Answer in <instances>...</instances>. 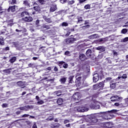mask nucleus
<instances>
[{
  "label": "nucleus",
  "mask_w": 128,
  "mask_h": 128,
  "mask_svg": "<svg viewBox=\"0 0 128 128\" xmlns=\"http://www.w3.org/2000/svg\"><path fill=\"white\" fill-rule=\"evenodd\" d=\"M111 102H120L122 98L118 97V96H112L110 98Z\"/></svg>",
  "instance_id": "0eeeda50"
},
{
  "label": "nucleus",
  "mask_w": 128,
  "mask_h": 128,
  "mask_svg": "<svg viewBox=\"0 0 128 128\" xmlns=\"http://www.w3.org/2000/svg\"><path fill=\"white\" fill-rule=\"evenodd\" d=\"M94 90H98L100 88H104V82H100L98 84L93 86Z\"/></svg>",
  "instance_id": "6e6552de"
},
{
  "label": "nucleus",
  "mask_w": 128,
  "mask_h": 128,
  "mask_svg": "<svg viewBox=\"0 0 128 128\" xmlns=\"http://www.w3.org/2000/svg\"><path fill=\"white\" fill-rule=\"evenodd\" d=\"M34 9L36 12H38L40 10V6H34Z\"/></svg>",
  "instance_id": "a19ab883"
},
{
  "label": "nucleus",
  "mask_w": 128,
  "mask_h": 128,
  "mask_svg": "<svg viewBox=\"0 0 128 128\" xmlns=\"http://www.w3.org/2000/svg\"><path fill=\"white\" fill-rule=\"evenodd\" d=\"M44 100H41L40 101L38 102L37 104H44Z\"/></svg>",
  "instance_id": "3c124183"
},
{
  "label": "nucleus",
  "mask_w": 128,
  "mask_h": 128,
  "mask_svg": "<svg viewBox=\"0 0 128 128\" xmlns=\"http://www.w3.org/2000/svg\"><path fill=\"white\" fill-rule=\"evenodd\" d=\"M26 124H28V126H30V124H32V122H30V120L26 121Z\"/></svg>",
  "instance_id": "5fc2aeb1"
},
{
  "label": "nucleus",
  "mask_w": 128,
  "mask_h": 128,
  "mask_svg": "<svg viewBox=\"0 0 128 128\" xmlns=\"http://www.w3.org/2000/svg\"><path fill=\"white\" fill-rule=\"evenodd\" d=\"M16 56H13L9 60L11 64H14V62H16Z\"/></svg>",
  "instance_id": "cd10ccee"
},
{
  "label": "nucleus",
  "mask_w": 128,
  "mask_h": 128,
  "mask_svg": "<svg viewBox=\"0 0 128 128\" xmlns=\"http://www.w3.org/2000/svg\"><path fill=\"white\" fill-rule=\"evenodd\" d=\"M58 8H56V5H55L50 8V12H56Z\"/></svg>",
  "instance_id": "5701e85b"
},
{
  "label": "nucleus",
  "mask_w": 128,
  "mask_h": 128,
  "mask_svg": "<svg viewBox=\"0 0 128 128\" xmlns=\"http://www.w3.org/2000/svg\"><path fill=\"white\" fill-rule=\"evenodd\" d=\"M116 83H112V84H110V87L111 88H116Z\"/></svg>",
  "instance_id": "c9c22d12"
},
{
  "label": "nucleus",
  "mask_w": 128,
  "mask_h": 128,
  "mask_svg": "<svg viewBox=\"0 0 128 128\" xmlns=\"http://www.w3.org/2000/svg\"><path fill=\"white\" fill-rule=\"evenodd\" d=\"M104 128H114V124L112 123V122H105L104 124Z\"/></svg>",
  "instance_id": "1a4fd4ad"
},
{
  "label": "nucleus",
  "mask_w": 128,
  "mask_h": 128,
  "mask_svg": "<svg viewBox=\"0 0 128 128\" xmlns=\"http://www.w3.org/2000/svg\"><path fill=\"white\" fill-rule=\"evenodd\" d=\"M44 28H46L47 30H50V26L48 25H44L43 26Z\"/></svg>",
  "instance_id": "a18cd8bd"
},
{
  "label": "nucleus",
  "mask_w": 128,
  "mask_h": 128,
  "mask_svg": "<svg viewBox=\"0 0 128 128\" xmlns=\"http://www.w3.org/2000/svg\"><path fill=\"white\" fill-rule=\"evenodd\" d=\"M82 80V76H80L76 78V84L77 86H80V81Z\"/></svg>",
  "instance_id": "9b49d317"
},
{
  "label": "nucleus",
  "mask_w": 128,
  "mask_h": 128,
  "mask_svg": "<svg viewBox=\"0 0 128 128\" xmlns=\"http://www.w3.org/2000/svg\"><path fill=\"white\" fill-rule=\"evenodd\" d=\"M54 94H56L58 96H60L62 94V91L61 90H58L54 92Z\"/></svg>",
  "instance_id": "72a5a7b5"
},
{
  "label": "nucleus",
  "mask_w": 128,
  "mask_h": 128,
  "mask_svg": "<svg viewBox=\"0 0 128 128\" xmlns=\"http://www.w3.org/2000/svg\"><path fill=\"white\" fill-rule=\"evenodd\" d=\"M74 76H70L68 78V83L69 84H72L74 82Z\"/></svg>",
  "instance_id": "412c9836"
},
{
  "label": "nucleus",
  "mask_w": 128,
  "mask_h": 128,
  "mask_svg": "<svg viewBox=\"0 0 128 128\" xmlns=\"http://www.w3.org/2000/svg\"><path fill=\"white\" fill-rule=\"evenodd\" d=\"M62 64H63V68H68V64H64V61H61L59 62L58 63L59 66H62Z\"/></svg>",
  "instance_id": "ddd939ff"
},
{
  "label": "nucleus",
  "mask_w": 128,
  "mask_h": 128,
  "mask_svg": "<svg viewBox=\"0 0 128 128\" xmlns=\"http://www.w3.org/2000/svg\"><path fill=\"white\" fill-rule=\"evenodd\" d=\"M73 98L75 102H78V100H80V95L78 94V92H76L74 94Z\"/></svg>",
  "instance_id": "9d476101"
},
{
  "label": "nucleus",
  "mask_w": 128,
  "mask_h": 128,
  "mask_svg": "<svg viewBox=\"0 0 128 128\" xmlns=\"http://www.w3.org/2000/svg\"><path fill=\"white\" fill-rule=\"evenodd\" d=\"M122 34H126L128 32V30L126 28H124L121 31Z\"/></svg>",
  "instance_id": "e433bc0d"
},
{
  "label": "nucleus",
  "mask_w": 128,
  "mask_h": 128,
  "mask_svg": "<svg viewBox=\"0 0 128 128\" xmlns=\"http://www.w3.org/2000/svg\"><path fill=\"white\" fill-rule=\"evenodd\" d=\"M88 104H87L84 106H79L77 107V110L79 112H88Z\"/></svg>",
  "instance_id": "7ed1b4c3"
},
{
  "label": "nucleus",
  "mask_w": 128,
  "mask_h": 128,
  "mask_svg": "<svg viewBox=\"0 0 128 128\" xmlns=\"http://www.w3.org/2000/svg\"><path fill=\"white\" fill-rule=\"evenodd\" d=\"M30 116V114H24L22 116V118H28Z\"/></svg>",
  "instance_id": "864d4df0"
},
{
  "label": "nucleus",
  "mask_w": 128,
  "mask_h": 128,
  "mask_svg": "<svg viewBox=\"0 0 128 128\" xmlns=\"http://www.w3.org/2000/svg\"><path fill=\"white\" fill-rule=\"evenodd\" d=\"M16 84L18 86L22 87L21 88H24L26 86H24V83L22 81H19L16 82Z\"/></svg>",
  "instance_id": "2eb2a0df"
},
{
  "label": "nucleus",
  "mask_w": 128,
  "mask_h": 128,
  "mask_svg": "<svg viewBox=\"0 0 128 128\" xmlns=\"http://www.w3.org/2000/svg\"><path fill=\"white\" fill-rule=\"evenodd\" d=\"M18 110H24V106L20 107L18 108Z\"/></svg>",
  "instance_id": "13d9d810"
},
{
  "label": "nucleus",
  "mask_w": 128,
  "mask_h": 128,
  "mask_svg": "<svg viewBox=\"0 0 128 128\" xmlns=\"http://www.w3.org/2000/svg\"><path fill=\"white\" fill-rule=\"evenodd\" d=\"M90 24V22L88 20H85L84 21V24L86 25V24Z\"/></svg>",
  "instance_id": "774afa93"
},
{
  "label": "nucleus",
  "mask_w": 128,
  "mask_h": 128,
  "mask_svg": "<svg viewBox=\"0 0 128 128\" xmlns=\"http://www.w3.org/2000/svg\"><path fill=\"white\" fill-rule=\"evenodd\" d=\"M4 38L2 37L0 38V46H4Z\"/></svg>",
  "instance_id": "bb28decb"
},
{
  "label": "nucleus",
  "mask_w": 128,
  "mask_h": 128,
  "mask_svg": "<svg viewBox=\"0 0 128 128\" xmlns=\"http://www.w3.org/2000/svg\"><path fill=\"white\" fill-rule=\"evenodd\" d=\"M66 0H60L61 4H66Z\"/></svg>",
  "instance_id": "bf43d9fd"
},
{
  "label": "nucleus",
  "mask_w": 128,
  "mask_h": 128,
  "mask_svg": "<svg viewBox=\"0 0 128 128\" xmlns=\"http://www.w3.org/2000/svg\"><path fill=\"white\" fill-rule=\"evenodd\" d=\"M2 106L3 108H8V104L6 103H4L2 104Z\"/></svg>",
  "instance_id": "ea45409f"
},
{
  "label": "nucleus",
  "mask_w": 128,
  "mask_h": 128,
  "mask_svg": "<svg viewBox=\"0 0 128 128\" xmlns=\"http://www.w3.org/2000/svg\"><path fill=\"white\" fill-rule=\"evenodd\" d=\"M100 78H102V76H104V71L103 70H100V72L98 73H96L94 74L93 77V82H96L100 80Z\"/></svg>",
  "instance_id": "f03ea898"
},
{
  "label": "nucleus",
  "mask_w": 128,
  "mask_h": 128,
  "mask_svg": "<svg viewBox=\"0 0 128 128\" xmlns=\"http://www.w3.org/2000/svg\"><path fill=\"white\" fill-rule=\"evenodd\" d=\"M60 124H53L51 126V128H58L60 126Z\"/></svg>",
  "instance_id": "473e14b6"
},
{
  "label": "nucleus",
  "mask_w": 128,
  "mask_h": 128,
  "mask_svg": "<svg viewBox=\"0 0 128 128\" xmlns=\"http://www.w3.org/2000/svg\"><path fill=\"white\" fill-rule=\"evenodd\" d=\"M56 102L58 106H60L62 104V103L64 102V100L62 98H59L57 100Z\"/></svg>",
  "instance_id": "aec40b11"
},
{
  "label": "nucleus",
  "mask_w": 128,
  "mask_h": 128,
  "mask_svg": "<svg viewBox=\"0 0 128 128\" xmlns=\"http://www.w3.org/2000/svg\"><path fill=\"white\" fill-rule=\"evenodd\" d=\"M96 36L98 34H94L88 36V38L90 40H94V38H96Z\"/></svg>",
  "instance_id": "2f4dec72"
},
{
  "label": "nucleus",
  "mask_w": 128,
  "mask_h": 128,
  "mask_svg": "<svg viewBox=\"0 0 128 128\" xmlns=\"http://www.w3.org/2000/svg\"><path fill=\"white\" fill-rule=\"evenodd\" d=\"M106 120H110V118H108L107 116H103L100 117L99 118H93L92 120V122L94 124L96 122H103Z\"/></svg>",
  "instance_id": "f257e3e1"
},
{
  "label": "nucleus",
  "mask_w": 128,
  "mask_h": 128,
  "mask_svg": "<svg viewBox=\"0 0 128 128\" xmlns=\"http://www.w3.org/2000/svg\"><path fill=\"white\" fill-rule=\"evenodd\" d=\"M46 36H42L40 38V40H46Z\"/></svg>",
  "instance_id": "e2e57ef3"
},
{
  "label": "nucleus",
  "mask_w": 128,
  "mask_h": 128,
  "mask_svg": "<svg viewBox=\"0 0 128 128\" xmlns=\"http://www.w3.org/2000/svg\"><path fill=\"white\" fill-rule=\"evenodd\" d=\"M43 18L46 22H48V24L52 22V19H50V18H48L46 16H44Z\"/></svg>",
  "instance_id": "a211bd4d"
},
{
  "label": "nucleus",
  "mask_w": 128,
  "mask_h": 128,
  "mask_svg": "<svg viewBox=\"0 0 128 128\" xmlns=\"http://www.w3.org/2000/svg\"><path fill=\"white\" fill-rule=\"evenodd\" d=\"M12 46L14 48H16V50H18V48H20V44L18 42H13Z\"/></svg>",
  "instance_id": "4be33fe9"
},
{
  "label": "nucleus",
  "mask_w": 128,
  "mask_h": 128,
  "mask_svg": "<svg viewBox=\"0 0 128 128\" xmlns=\"http://www.w3.org/2000/svg\"><path fill=\"white\" fill-rule=\"evenodd\" d=\"M118 112V110H112L105 112H101L100 114H104V116H108V118H110L109 116L110 115L108 114H116Z\"/></svg>",
  "instance_id": "39448f33"
},
{
  "label": "nucleus",
  "mask_w": 128,
  "mask_h": 128,
  "mask_svg": "<svg viewBox=\"0 0 128 128\" xmlns=\"http://www.w3.org/2000/svg\"><path fill=\"white\" fill-rule=\"evenodd\" d=\"M114 106H115L120 107V106H122V104H120L118 102H116V103H114Z\"/></svg>",
  "instance_id": "4c0bfd02"
},
{
  "label": "nucleus",
  "mask_w": 128,
  "mask_h": 128,
  "mask_svg": "<svg viewBox=\"0 0 128 128\" xmlns=\"http://www.w3.org/2000/svg\"><path fill=\"white\" fill-rule=\"evenodd\" d=\"M62 26H68V24L66 22H63L62 24Z\"/></svg>",
  "instance_id": "c03bdc74"
},
{
  "label": "nucleus",
  "mask_w": 128,
  "mask_h": 128,
  "mask_svg": "<svg viewBox=\"0 0 128 128\" xmlns=\"http://www.w3.org/2000/svg\"><path fill=\"white\" fill-rule=\"evenodd\" d=\"M82 48H84V45L82 44H80L78 46V50H82Z\"/></svg>",
  "instance_id": "603ef678"
},
{
  "label": "nucleus",
  "mask_w": 128,
  "mask_h": 128,
  "mask_svg": "<svg viewBox=\"0 0 128 128\" xmlns=\"http://www.w3.org/2000/svg\"><path fill=\"white\" fill-rule=\"evenodd\" d=\"M32 128H38V126H36V123L33 124Z\"/></svg>",
  "instance_id": "69168bd1"
},
{
  "label": "nucleus",
  "mask_w": 128,
  "mask_h": 128,
  "mask_svg": "<svg viewBox=\"0 0 128 128\" xmlns=\"http://www.w3.org/2000/svg\"><path fill=\"white\" fill-rule=\"evenodd\" d=\"M28 12H24L21 13V18H24V16H28Z\"/></svg>",
  "instance_id": "f704fd0d"
},
{
  "label": "nucleus",
  "mask_w": 128,
  "mask_h": 128,
  "mask_svg": "<svg viewBox=\"0 0 128 128\" xmlns=\"http://www.w3.org/2000/svg\"><path fill=\"white\" fill-rule=\"evenodd\" d=\"M122 42H128V37L124 38Z\"/></svg>",
  "instance_id": "49530a36"
},
{
  "label": "nucleus",
  "mask_w": 128,
  "mask_h": 128,
  "mask_svg": "<svg viewBox=\"0 0 128 128\" xmlns=\"http://www.w3.org/2000/svg\"><path fill=\"white\" fill-rule=\"evenodd\" d=\"M84 8H85V10H90V4H86L84 6Z\"/></svg>",
  "instance_id": "58836bf2"
},
{
  "label": "nucleus",
  "mask_w": 128,
  "mask_h": 128,
  "mask_svg": "<svg viewBox=\"0 0 128 128\" xmlns=\"http://www.w3.org/2000/svg\"><path fill=\"white\" fill-rule=\"evenodd\" d=\"M97 50H100V52H105L106 51V48L104 46H100L96 48Z\"/></svg>",
  "instance_id": "f3484780"
},
{
  "label": "nucleus",
  "mask_w": 128,
  "mask_h": 128,
  "mask_svg": "<svg viewBox=\"0 0 128 128\" xmlns=\"http://www.w3.org/2000/svg\"><path fill=\"white\" fill-rule=\"evenodd\" d=\"M36 24L37 26H38V24H40V20H38L36 21Z\"/></svg>",
  "instance_id": "6e6d98bb"
},
{
  "label": "nucleus",
  "mask_w": 128,
  "mask_h": 128,
  "mask_svg": "<svg viewBox=\"0 0 128 128\" xmlns=\"http://www.w3.org/2000/svg\"><path fill=\"white\" fill-rule=\"evenodd\" d=\"M60 82L61 84H66V78H63L60 80Z\"/></svg>",
  "instance_id": "c85d7f7f"
},
{
  "label": "nucleus",
  "mask_w": 128,
  "mask_h": 128,
  "mask_svg": "<svg viewBox=\"0 0 128 128\" xmlns=\"http://www.w3.org/2000/svg\"><path fill=\"white\" fill-rule=\"evenodd\" d=\"M62 12H64V10H60V11L58 12H56V14H62Z\"/></svg>",
  "instance_id": "09e8293b"
},
{
  "label": "nucleus",
  "mask_w": 128,
  "mask_h": 128,
  "mask_svg": "<svg viewBox=\"0 0 128 128\" xmlns=\"http://www.w3.org/2000/svg\"><path fill=\"white\" fill-rule=\"evenodd\" d=\"M30 108H34V106L30 105L24 106V110H25V112H28Z\"/></svg>",
  "instance_id": "6ab92c4d"
},
{
  "label": "nucleus",
  "mask_w": 128,
  "mask_h": 128,
  "mask_svg": "<svg viewBox=\"0 0 128 128\" xmlns=\"http://www.w3.org/2000/svg\"><path fill=\"white\" fill-rule=\"evenodd\" d=\"M108 40L106 38H101L98 40V42H102V44H104V42H107Z\"/></svg>",
  "instance_id": "393cba45"
},
{
  "label": "nucleus",
  "mask_w": 128,
  "mask_h": 128,
  "mask_svg": "<svg viewBox=\"0 0 128 128\" xmlns=\"http://www.w3.org/2000/svg\"><path fill=\"white\" fill-rule=\"evenodd\" d=\"M70 54V51H66L64 52V55L65 56H68Z\"/></svg>",
  "instance_id": "0e129e2a"
},
{
  "label": "nucleus",
  "mask_w": 128,
  "mask_h": 128,
  "mask_svg": "<svg viewBox=\"0 0 128 128\" xmlns=\"http://www.w3.org/2000/svg\"><path fill=\"white\" fill-rule=\"evenodd\" d=\"M77 24H80L82 22H84L82 20V17H77Z\"/></svg>",
  "instance_id": "7c9ffc66"
},
{
  "label": "nucleus",
  "mask_w": 128,
  "mask_h": 128,
  "mask_svg": "<svg viewBox=\"0 0 128 128\" xmlns=\"http://www.w3.org/2000/svg\"><path fill=\"white\" fill-rule=\"evenodd\" d=\"M29 68H32L34 66V64L30 63L28 64Z\"/></svg>",
  "instance_id": "338daca9"
},
{
  "label": "nucleus",
  "mask_w": 128,
  "mask_h": 128,
  "mask_svg": "<svg viewBox=\"0 0 128 128\" xmlns=\"http://www.w3.org/2000/svg\"><path fill=\"white\" fill-rule=\"evenodd\" d=\"M99 102H94V104H90V106L92 110H100V106Z\"/></svg>",
  "instance_id": "20e7f679"
},
{
  "label": "nucleus",
  "mask_w": 128,
  "mask_h": 128,
  "mask_svg": "<svg viewBox=\"0 0 128 128\" xmlns=\"http://www.w3.org/2000/svg\"><path fill=\"white\" fill-rule=\"evenodd\" d=\"M74 2H75L74 0H72L68 2V4H69L70 6H72V4H74Z\"/></svg>",
  "instance_id": "37998d69"
},
{
  "label": "nucleus",
  "mask_w": 128,
  "mask_h": 128,
  "mask_svg": "<svg viewBox=\"0 0 128 128\" xmlns=\"http://www.w3.org/2000/svg\"><path fill=\"white\" fill-rule=\"evenodd\" d=\"M128 76H126V74H123V76H121V78H122V80H126V78H127Z\"/></svg>",
  "instance_id": "8fccbe9b"
},
{
  "label": "nucleus",
  "mask_w": 128,
  "mask_h": 128,
  "mask_svg": "<svg viewBox=\"0 0 128 128\" xmlns=\"http://www.w3.org/2000/svg\"><path fill=\"white\" fill-rule=\"evenodd\" d=\"M4 50H10V47L9 46H6V48H4Z\"/></svg>",
  "instance_id": "680f3d73"
},
{
  "label": "nucleus",
  "mask_w": 128,
  "mask_h": 128,
  "mask_svg": "<svg viewBox=\"0 0 128 128\" xmlns=\"http://www.w3.org/2000/svg\"><path fill=\"white\" fill-rule=\"evenodd\" d=\"M16 4V0H12L11 4Z\"/></svg>",
  "instance_id": "4d7b16f0"
},
{
  "label": "nucleus",
  "mask_w": 128,
  "mask_h": 128,
  "mask_svg": "<svg viewBox=\"0 0 128 128\" xmlns=\"http://www.w3.org/2000/svg\"><path fill=\"white\" fill-rule=\"evenodd\" d=\"M10 70H12L11 68L5 69L3 70V72H4V74H10Z\"/></svg>",
  "instance_id": "c756f323"
},
{
  "label": "nucleus",
  "mask_w": 128,
  "mask_h": 128,
  "mask_svg": "<svg viewBox=\"0 0 128 128\" xmlns=\"http://www.w3.org/2000/svg\"><path fill=\"white\" fill-rule=\"evenodd\" d=\"M24 4L25 6H30V4H28V0H24Z\"/></svg>",
  "instance_id": "de8ad7c7"
},
{
  "label": "nucleus",
  "mask_w": 128,
  "mask_h": 128,
  "mask_svg": "<svg viewBox=\"0 0 128 128\" xmlns=\"http://www.w3.org/2000/svg\"><path fill=\"white\" fill-rule=\"evenodd\" d=\"M79 58L80 60H86L88 58H86V56L84 54H81L79 56Z\"/></svg>",
  "instance_id": "f8f14e48"
},
{
  "label": "nucleus",
  "mask_w": 128,
  "mask_h": 128,
  "mask_svg": "<svg viewBox=\"0 0 128 128\" xmlns=\"http://www.w3.org/2000/svg\"><path fill=\"white\" fill-rule=\"evenodd\" d=\"M86 0H79L78 2L80 4H82L84 2H86Z\"/></svg>",
  "instance_id": "052dcab7"
},
{
  "label": "nucleus",
  "mask_w": 128,
  "mask_h": 128,
  "mask_svg": "<svg viewBox=\"0 0 128 128\" xmlns=\"http://www.w3.org/2000/svg\"><path fill=\"white\" fill-rule=\"evenodd\" d=\"M64 40L66 44H74V42H76V38H70L66 39Z\"/></svg>",
  "instance_id": "423d86ee"
},
{
  "label": "nucleus",
  "mask_w": 128,
  "mask_h": 128,
  "mask_svg": "<svg viewBox=\"0 0 128 128\" xmlns=\"http://www.w3.org/2000/svg\"><path fill=\"white\" fill-rule=\"evenodd\" d=\"M38 2L40 4H44V2H46L45 0H38Z\"/></svg>",
  "instance_id": "79ce46f5"
},
{
  "label": "nucleus",
  "mask_w": 128,
  "mask_h": 128,
  "mask_svg": "<svg viewBox=\"0 0 128 128\" xmlns=\"http://www.w3.org/2000/svg\"><path fill=\"white\" fill-rule=\"evenodd\" d=\"M54 120V115H52V114H50V116H48V118L46 120L52 121V120Z\"/></svg>",
  "instance_id": "b1692460"
},
{
  "label": "nucleus",
  "mask_w": 128,
  "mask_h": 128,
  "mask_svg": "<svg viewBox=\"0 0 128 128\" xmlns=\"http://www.w3.org/2000/svg\"><path fill=\"white\" fill-rule=\"evenodd\" d=\"M86 56L88 57H90L92 56V50L88 49L86 52Z\"/></svg>",
  "instance_id": "a878e982"
},
{
  "label": "nucleus",
  "mask_w": 128,
  "mask_h": 128,
  "mask_svg": "<svg viewBox=\"0 0 128 128\" xmlns=\"http://www.w3.org/2000/svg\"><path fill=\"white\" fill-rule=\"evenodd\" d=\"M10 11L12 12H16V6H9L8 8V12H10Z\"/></svg>",
  "instance_id": "4468645a"
},
{
  "label": "nucleus",
  "mask_w": 128,
  "mask_h": 128,
  "mask_svg": "<svg viewBox=\"0 0 128 128\" xmlns=\"http://www.w3.org/2000/svg\"><path fill=\"white\" fill-rule=\"evenodd\" d=\"M22 20L24 22H30L32 21V18L31 16L25 17L24 18H23Z\"/></svg>",
  "instance_id": "dca6fc26"
}]
</instances>
